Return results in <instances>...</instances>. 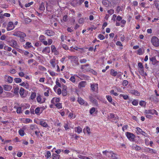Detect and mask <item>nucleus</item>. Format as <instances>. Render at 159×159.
<instances>
[{
	"label": "nucleus",
	"mask_w": 159,
	"mask_h": 159,
	"mask_svg": "<svg viewBox=\"0 0 159 159\" xmlns=\"http://www.w3.org/2000/svg\"><path fill=\"white\" fill-rule=\"evenodd\" d=\"M90 101L93 103L95 104H97V100L93 97L92 95L90 96L89 97Z\"/></svg>",
	"instance_id": "obj_24"
},
{
	"label": "nucleus",
	"mask_w": 159,
	"mask_h": 159,
	"mask_svg": "<svg viewBox=\"0 0 159 159\" xmlns=\"http://www.w3.org/2000/svg\"><path fill=\"white\" fill-rule=\"evenodd\" d=\"M150 99L153 102H157L158 99L154 95H152L150 97Z\"/></svg>",
	"instance_id": "obj_26"
},
{
	"label": "nucleus",
	"mask_w": 159,
	"mask_h": 159,
	"mask_svg": "<svg viewBox=\"0 0 159 159\" xmlns=\"http://www.w3.org/2000/svg\"><path fill=\"white\" fill-rule=\"evenodd\" d=\"M118 73L116 71H115L114 69H111L110 70V74L112 76L115 77Z\"/></svg>",
	"instance_id": "obj_25"
},
{
	"label": "nucleus",
	"mask_w": 159,
	"mask_h": 159,
	"mask_svg": "<svg viewBox=\"0 0 159 159\" xmlns=\"http://www.w3.org/2000/svg\"><path fill=\"white\" fill-rule=\"evenodd\" d=\"M15 27L13 23L12 22H9L7 28V30L9 31L13 30L15 28Z\"/></svg>",
	"instance_id": "obj_11"
},
{
	"label": "nucleus",
	"mask_w": 159,
	"mask_h": 159,
	"mask_svg": "<svg viewBox=\"0 0 159 159\" xmlns=\"http://www.w3.org/2000/svg\"><path fill=\"white\" fill-rule=\"evenodd\" d=\"M35 133L37 135V137H40V134H41V132L39 131V130L38 131H35Z\"/></svg>",
	"instance_id": "obj_62"
},
{
	"label": "nucleus",
	"mask_w": 159,
	"mask_h": 159,
	"mask_svg": "<svg viewBox=\"0 0 159 159\" xmlns=\"http://www.w3.org/2000/svg\"><path fill=\"white\" fill-rule=\"evenodd\" d=\"M91 90L92 92H98V84L97 83L90 84Z\"/></svg>",
	"instance_id": "obj_7"
},
{
	"label": "nucleus",
	"mask_w": 159,
	"mask_h": 159,
	"mask_svg": "<svg viewBox=\"0 0 159 159\" xmlns=\"http://www.w3.org/2000/svg\"><path fill=\"white\" fill-rule=\"evenodd\" d=\"M50 63L51 64L52 68L54 69L55 68L56 66H57V65H58V61L57 60H56L55 58H53L50 60Z\"/></svg>",
	"instance_id": "obj_9"
},
{
	"label": "nucleus",
	"mask_w": 159,
	"mask_h": 159,
	"mask_svg": "<svg viewBox=\"0 0 159 159\" xmlns=\"http://www.w3.org/2000/svg\"><path fill=\"white\" fill-rule=\"evenodd\" d=\"M51 156V153L50 151H48L47 154L45 155V157H46L47 159L49 158Z\"/></svg>",
	"instance_id": "obj_58"
},
{
	"label": "nucleus",
	"mask_w": 159,
	"mask_h": 159,
	"mask_svg": "<svg viewBox=\"0 0 159 159\" xmlns=\"http://www.w3.org/2000/svg\"><path fill=\"white\" fill-rule=\"evenodd\" d=\"M13 35L20 38V40L21 42L25 41V38L26 37V34L24 32L20 31H17L14 33Z\"/></svg>",
	"instance_id": "obj_1"
},
{
	"label": "nucleus",
	"mask_w": 159,
	"mask_h": 159,
	"mask_svg": "<svg viewBox=\"0 0 159 159\" xmlns=\"http://www.w3.org/2000/svg\"><path fill=\"white\" fill-rule=\"evenodd\" d=\"M40 124L45 127H47L48 126V125L44 120H40Z\"/></svg>",
	"instance_id": "obj_28"
},
{
	"label": "nucleus",
	"mask_w": 159,
	"mask_h": 159,
	"mask_svg": "<svg viewBox=\"0 0 159 159\" xmlns=\"http://www.w3.org/2000/svg\"><path fill=\"white\" fill-rule=\"evenodd\" d=\"M19 89V87L18 86H17L14 89V93L16 95L18 94Z\"/></svg>",
	"instance_id": "obj_37"
},
{
	"label": "nucleus",
	"mask_w": 159,
	"mask_h": 159,
	"mask_svg": "<svg viewBox=\"0 0 159 159\" xmlns=\"http://www.w3.org/2000/svg\"><path fill=\"white\" fill-rule=\"evenodd\" d=\"M98 38L101 40H102L105 39L104 36L102 34H99L98 35Z\"/></svg>",
	"instance_id": "obj_59"
},
{
	"label": "nucleus",
	"mask_w": 159,
	"mask_h": 159,
	"mask_svg": "<svg viewBox=\"0 0 159 159\" xmlns=\"http://www.w3.org/2000/svg\"><path fill=\"white\" fill-rule=\"evenodd\" d=\"M45 36L44 35H42L39 36V40L41 42H42L43 40H45Z\"/></svg>",
	"instance_id": "obj_56"
},
{
	"label": "nucleus",
	"mask_w": 159,
	"mask_h": 159,
	"mask_svg": "<svg viewBox=\"0 0 159 159\" xmlns=\"http://www.w3.org/2000/svg\"><path fill=\"white\" fill-rule=\"evenodd\" d=\"M107 13L109 15H112L114 13V10L113 9H111L107 11Z\"/></svg>",
	"instance_id": "obj_55"
},
{
	"label": "nucleus",
	"mask_w": 159,
	"mask_h": 159,
	"mask_svg": "<svg viewBox=\"0 0 159 159\" xmlns=\"http://www.w3.org/2000/svg\"><path fill=\"white\" fill-rule=\"evenodd\" d=\"M53 159H59L60 155L55 153H53L52 156Z\"/></svg>",
	"instance_id": "obj_31"
},
{
	"label": "nucleus",
	"mask_w": 159,
	"mask_h": 159,
	"mask_svg": "<svg viewBox=\"0 0 159 159\" xmlns=\"http://www.w3.org/2000/svg\"><path fill=\"white\" fill-rule=\"evenodd\" d=\"M36 97V93L35 92H32L30 95V98L32 99H34Z\"/></svg>",
	"instance_id": "obj_46"
},
{
	"label": "nucleus",
	"mask_w": 159,
	"mask_h": 159,
	"mask_svg": "<svg viewBox=\"0 0 159 159\" xmlns=\"http://www.w3.org/2000/svg\"><path fill=\"white\" fill-rule=\"evenodd\" d=\"M50 52V48L49 47H47L44 48L42 51V52L44 54L49 53Z\"/></svg>",
	"instance_id": "obj_17"
},
{
	"label": "nucleus",
	"mask_w": 159,
	"mask_h": 159,
	"mask_svg": "<svg viewBox=\"0 0 159 159\" xmlns=\"http://www.w3.org/2000/svg\"><path fill=\"white\" fill-rule=\"evenodd\" d=\"M7 77V81L9 83H11L13 81V78L10 76H6Z\"/></svg>",
	"instance_id": "obj_32"
},
{
	"label": "nucleus",
	"mask_w": 159,
	"mask_h": 159,
	"mask_svg": "<svg viewBox=\"0 0 159 159\" xmlns=\"http://www.w3.org/2000/svg\"><path fill=\"white\" fill-rule=\"evenodd\" d=\"M133 149L135 150H136L137 151L140 150L141 149V147L136 144L133 145Z\"/></svg>",
	"instance_id": "obj_36"
},
{
	"label": "nucleus",
	"mask_w": 159,
	"mask_h": 159,
	"mask_svg": "<svg viewBox=\"0 0 159 159\" xmlns=\"http://www.w3.org/2000/svg\"><path fill=\"white\" fill-rule=\"evenodd\" d=\"M38 67L39 69L41 71H46L47 70L46 68L42 66L39 65Z\"/></svg>",
	"instance_id": "obj_40"
},
{
	"label": "nucleus",
	"mask_w": 159,
	"mask_h": 159,
	"mask_svg": "<svg viewBox=\"0 0 159 159\" xmlns=\"http://www.w3.org/2000/svg\"><path fill=\"white\" fill-rule=\"evenodd\" d=\"M132 104L134 106H137L139 103L138 101L137 100L134 99L132 102Z\"/></svg>",
	"instance_id": "obj_48"
},
{
	"label": "nucleus",
	"mask_w": 159,
	"mask_h": 159,
	"mask_svg": "<svg viewBox=\"0 0 159 159\" xmlns=\"http://www.w3.org/2000/svg\"><path fill=\"white\" fill-rule=\"evenodd\" d=\"M55 105L59 109H61L62 108V103H61L58 102Z\"/></svg>",
	"instance_id": "obj_45"
},
{
	"label": "nucleus",
	"mask_w": 159,
	"mask_h": 159,
	"mask_svg": "<svg viewBox=\"0 0 159 159\" xmlns=\"http://www.w3.org/2000/svg\"><path fill=\"white\" fill-rule=\"evenodd\" d=\"M18 132L19 134L21 136H23L25 134V132L23 130H19Z\"/></svg>",
	"instance_id": "obj_51"
},
{
	"label": "nucleus",
	"mask_w": 159,
	"mask_h": 159,
	"mask_svg": "<svg viewBox=\"0 0 159 159\" xmlns=\"http://www.w3.org/2000/svg\"><path fill=\"white\" fill-rule=\"evenodd\" d=\"M106 98L110 103L112 101V99L111 97V96L109 95H107L106 96Z\"/></svg>",
	"instance_id": "obj_43"
},
{
	"label": "nucleus",
	"mask_w": 159,
	"mask_h": 159,
	"mask_svg": "<svg viewBox=\"0 0 159 159\" xmlns=\"http://www.w3.org/2000/svg\"><path fill=\"white\" fill-rule=\"evenodd\" d=\"M63 89L62 91V95L63 96H66L67 95V87L65 85L63 86Z\"/></svg>",
	"instance_id": "obj_16"
},
{
	"label": "nucleus",
	"mask_w": 159,
	"mask_h": 159,
	"mask_svg": "<svg viewBox=\"0 0 159 159\" xmlns=\"http://www.w3.org/2000/svg\"><path fill=\"white\" fill-rule=\"evenodd\" d=\"M60 101V98H59L54 97L51 100V102L53 104L55 105L58 103Z\"/></svg>",
	"instance_id": "obj_13"
},
{
	"label": "nucleus",
	"mask_w": 159,
	"mask_h": 159,
	"mask_svg": "<svg viewBox=\"0 0 159 159\" xmlns=\"http://www.w3.org/2000/svg\"><path fill=\"white\" fill-rule=\"evenodd\" d=\"M130 93L136 96H139L140 95V93L135 90H132L130 91Z\"/></svg>",
	"instance_id": "obj_22"
},
{
	"label": "nucleus",
	"mask_w": 159,
	"mask_h": 159,
	"mask_svg": "<svg viewBox=\"0 0 159 159\" xmlns=\"http://www.w3.org/2000/svg\"><path fill=\"white\" fill-rule=\"evenodd\" d=\"M51 51L52 52H54V54L57 55L58 54V52L57 51L56 48L54 45H52L51 46Z\"/></svg>",
	"instance_id": "obj_20"
},
{
	"label": "nucleus",
	"mask_w": 159,
	"mask_h": 159,
	"mask_svg": "<svg viewBox=\"0 0 159 159\" xmlns=\"http://www.w3.org/2000/svg\"><path fill=\"white\" fill-rule=\"evenodd\" d=\"M36 99L38 103L41 104L45 102L46 99L45 98H42V96L40 95H39L37 96Z\"/></svg>",
	"instance_id": "obj_12"
},
{
	"label": "nucleus",
	"mask_w": 159,
	"mask_h": 159,
	"mask_svg": "<svg viewBox=\"0 0 159 159\" xmlns=\"http://www.w3.org/2000/svg\"><path fill=\"white\" fill-rule=\"evenodd\" d=\"M144 53V51L142 50V48H140L138 50L137 54L141 55L143 54Z\"/></svg>",
	"instance_id": "obj_35"
},
{
	"label": "nucleus",
	"mask_w": 159,
	"mask_h": 159,
	"mask_svg": "<svg viewBox=\"0 0 159 159\" xmlns=\"http://www.w3.org/2000/svg\"><path fill=\"white\" fill-rule=\"evenodd\" d=\"M2 110L4 112H7L8 111V108L7 106L3 107L2 108Z\"/></svg>",
	"instance_id": "obj_52"
},
{
	"label": "nucleus",
	"mask_w": 159,
	"mask_h": 159,
	"mask_svg": "<svg viewBox=\"0 0 159 159\" xmlns=\"http://www.w3.org/2000/svg\"><path fill=\"white\" fill-rule=\"evenodd\" d=\"M103 153L106 154V156L112 159H118V157H117V155L113 152H108L107 151H103Z\"/></svg>",
	"instance_id": "obj_2"
},
{
	"label": "nucleus",
	"mask_w": 159,
	"mask_h": 159,
	"mask_svg": "<svg viewBox=\"0 0 159 159\" xmlns=\"http://www.w3.org/2000/svg\"><path fill=\"white\" fill-rule=\"evenodd\" d=\"M118 116L115 117V115L114 114L112 113H110L109 114V116H108V118L109 119H112L115 118V119H118Z\"/></svg>",
	"instance_id": "obj_30"
},
{
	"label": "nucleus",
	"mask_w": 159,
	"mask_h": 159,
	"mask_svg": "<svg viewBox=\"0 0 159 159\" xmlns=\"http://www.w3.org/2000/svg\"><path fill=\"white\" fill-rule=\"evenodd\" d=\"M138 130L139 132L141 133V134L143 135L144 136H147V134L144 131H143L142 130Z\"/></svg>",
	"instance_id": "obj_60"
},
{
	"label": "nucleus",
	"mask_w": 159,
	"mask_h": 159,
	"mask_svg": "<svg viewBox=\"0 0 159 159\" xmlns=\"http://www.w3.org/2000/svg\"><path fill=\"white\" fill-rule=\"evenodd\" d=\"M14 81L16 83H20L21 81V79L19 78H16L14 79Z\"/></svg>",
	"instance_id": "obj_44"
},
{
	"label": "nucleus",
	"mask_w": 159,
	"mask_h": 159,
	"mask_svg": "<svg viewBox=\"0 0 159 159\" xmlns=\"http://www.w3.org/2000/svg\"><path fill=\"white\" fill-rule=\"evenodd\" d=\"M25 90L22 88H21L20 90L19 93L20 96L23 97V96L24 94Z\"/></svg>",
	"instance_id": "obj_34"
},
{
	"label": "nucleus",
	"mask_w": 159,
	"mask_h": 159,
	"mask_svg": "<svg viewBox=\"0 0 159 159\" xmlns=\"http://www.w3.org/2000/svg\"><path fill=\"white\" fill-rule=\"evenodd\" d=\"M145 113L146 114H149L152 115L155 114L157 116L158 115L157 112L154 109L146 110L145 111Z\"/></svg>",
	"instance_id": "obj_8"
},
{
	"label": "nucleus",
	"mask_w": 159,
	"mask_h": 159,
	"mask_svg": "<svg viewBox=\"0 0 159 159\" xmlns=\"http://www.w3.org/2000/svg\"><path fill=\"white\" fill-rule=\"evenodd\" d=\"M84 21V19L83 18H80L78 21V22L79 24H83Z\"/></svg>",
	"instance_id": "obj_61"
},
{
	"label": "nucleus",
	"mask_w": 159,
	"mask_h": 159,
	"mask_svg": "<svg viewBox=\"0 0 159 159\" xmlns=\"http://www.w3.org/2000/svg\"><path fill=\"white\" fill-rule=\"evenodd\" d=\"M22 110L20 107H19L17 108L16 112L18 114H20L21 113Z\"/></svg>",
	"instance_id": "obj_57"
},
{
	"label": "nucleus",
	"mask_w": 159,
	"mask_h": 159,
	"mask_svg": "<svg viewBox=\"0 0 159 159\" xmlns=\"http://www.w3.org/2000/svg\"><path fill=\"white\" fill-rule=\"evenodd\" d=\"M126 136L127 138L131 141H134L135 136L133 133L127 132L125 133Z\"/></svg>",
	"instance_id": "obj_6"
},
{
	"label": "nucleus",
	"mask_w": 159,
	"mask_h": 159,
	"mask_svg": "<svg viewBox=\"0 0 159 159\" xmlns=\"http://www.w3.org/2000/svg\"><path fill=\"white\" fill-rule=\"evenodd\" d=\"M45 34L49 36H53L55 34L54 32L51 30H45Z\"/></svg>",
	"instance_id": "obj_14"
},
{
	"label": "nucleus",
	"mask_w": 159,
	"mask_h": 159,
	"mask_svg": "<svg viewBox=\"0 0 159 159\" xmlns=\"http://www.w3.org/2000/svg\"><path fill=\"white\" fill-rule=\"evenodd\" d=\"M3 87L4 90L6 91H10L12 88V86L11 85L5 84Z\"/></svg>",
	"instance_id": "obj_15"
},
{
	"label": "nucleus",
	"mask_w": 159,
	"mask_h": 159,
	"mask_svg": "<svg viewBox=\"0 0 159 159\" xmlns=\"http://www.w3.org/2000/svg\"><path fill=\"white\" fill-rule=\"evenodd\" d=\"M139 71L140 75L142 76H147V75L146 73L144 72V68H143L139 69Z\"/></svg>",
	"instance_id": "obj_23"
},
{
	"label": "nucleus",
	"mask_w": 159,
	"mask_h": 159,
	"mask_svg": "<svg viewBox=\"0 0 159 159\" xmlns=\"http://www.w3.org/2000/svg\"><path fill=\"white\" fill-rule=\"evenodd\" d=\"M70 49L71 51H74V50H78V49L80 48L77 47L75 46V47L73 48L72 46H71L70 48Z\"/></svg>",
	"instance_id": "obj_50"
},
{
	"label": "nucleus",
	"mask_w": 159,
	"mask_h": 159,
	"mask_svg": "<svg viewBox=\"0 0 159 159\" xmlns=\"http://www.w3.org/2000/svg\"><path fill=\"white\" fill-rule=\"evenodd\" d=\"M39 9L41 11H44L45 9V7L44 5V3L42 2L39 7Z\"/></svg>",
	"instance_id": "obj_33"
},
{
	"label": "nucleus",
	"mask_w": 159,
	"mask_h": 159,
	"mask_svg": "<svg viewBox=\"0 0 159 159\" xmlns=\"http://www.w3.org/2000/svg\"><path fill=\"white\" fill-rule=\"evenodd\" d=\"M121 97H123L125 100H127L129 98V97L127 95H124L123 94H120L119 95V97L121 98Z\"/></svg>",
	"instance_id": "obj_38"
},
{
	"label": "nucleus",
	"mask_w": 159,
	"mask_h": 159,
	"mask_svg": "<svg viewBox=\"0 0 159 159\" xmlns=\"http://www.w3.org/2000/svg\"><path fill=\"white\" fill-rule=\"evenodd\" d=\"M40 111V109L39 107H37L35 110L34 112L35 114L37 115H39L40 114L39 112Z\"/></svg>",
	"instance_id": "obj_49"
},
{
	"label": "nucleus",
	"mask_w": 159,
	"mask_h": 159,
	"mask_svg": "<svg viewBox=\"0 0 159 159\" xmlns=\"http://www.w3.org/2000/svg\"><path fill=\"white\" fill-rule=\"evenodd\" d=\"M69 80L72 83H74L75 82V76H72L70 78Z\"/></svg>",
	"instance_id": "obj_54"
},
{
	"label": "nucleus",
	"mask_w": 159,
	"mask_h": 159,
	"mask_svg": "<svg viewBox=\"0 0 159 159\" xmlns=\"http://www.w3.org/2000/svg\"><path fill=\"white\" fill-rule=\"evenodd\" d=\"M57 69L55 71L57 72H60V71L62 72L63 71V69L65 68V66L63 65L61 66V69H60V68L58 65H57Z\"/></svg>",
	"instance_id": "obj_29"
},
{
	"label": "nucleus",
	"mask_w": 159,
	"mask_h": 159,
	"mask_svg": "<svg viewBox=\"0 0 159 159\" xmlns=\"http://www.w3.org/2000/svg\"><path fill=\"white\" fill-rule=\"evenodd\" d=\"M81 69L83 71L85 72H92V71H93L94 73L96 72L95 71L91 69L89 65L88 64L81 65Z\"/></svg>",
	"instance_id": "obj_3"
},
{
	"label": "nucleus",
	"mask_w": 159,
	"mask_h": 159,
	"mask_svg": "<svg viewBox=\"0 0 159 159\" xmlns=\"http://www.w3.org/2000/svg\"><path fill=\"white\" fill-rule=\"evenodd\" d=\"M86 84V82L85 81L80 82L78 84V87L79 88L84 87Z\"/></svg>",
	"instance_id": "obj_21"
},
{
	"label": "nucleus",
	"mask_w": 159,
	"mask_h": 159,
	"mask_svg": "<svg viewBox=\"0 0 159 159\" xmlns=\"http://www.w3.org/2000/svg\"><path fill=\"white\" fill-rule=\"evenodd\" d=\"M84 0H80L79 1H78V0H74V1L76 2L77 4L79 5H80L84 2Z\"/></svg>",
	"instance_id": "obj_47"
},
{
	"label": "nucleus",
	"mask_w": 159,
	"mask_h": 159,
	"mask_svg": "<svg viewBox=\"0 0 159 159\" xmlns=\"http://www.w3.org/2000/svg\"><path fill=\"white\" fill-rule=\"evenodd\" d=\"M129 83L128 81L126 80H123L122 83V85L124 86H126Z\"/></svg>",
	"instance_id": "obj_42"
},
{
	"label": "nucleus",
	"mask_w": 159,
	"mask_h": 159,
	"mask_svg": "<svg viewBox=\"0 0 159 159\" xmlns=\"http://www.w3.org/2000/svg\"><path fill=\"white\" fill-rule=\"evenodd\" d=\"M116 45L117 46H119L120 47H122L123 45L121 43L120 41H117L116 43Z\"/></svg>",
	"instance_id": "obj_64"
},
{
	"label": "nucleus",
	"mask_w": 159,
	"mask_h": 159,
	"mask_svg": "<svg viewBox=\"0 0 159 159\" xmlns=\"http://www.w3.org/2000/svg\"><path fill=\"white\" fill-rule=\"evenodd\" d=\"M151 43L155 47H158L159 46V39L156 36L152 37L151 39Z\"/></svg>",
	"instance_id": "obj_4"
},
{
	"label": "nucleus",
	"mask_w": 159,
	"mask_h": 159,
	"mask_svg": "<svg viewBox=\"0 0 159 159\" xmlns=\"http://www.w3.org/2000/svg\"><path fill=\"white\" fill-rule=\"evenodd\" d=\"M95 109L94 107L92 108L90 110V114H92L95 111Z\"/></svg>",
	"instance_id": "obj_63"
},
{
	"label": "nucleus",
	"mask_w": 159,
	"mask_h": 159,
	"mask_svg": "<svg viewBox=\"0 0 159 159\" xmlns=\"http://www.w3.org/2000/svg\"><path fill=\"white\" fill-rule=\"evenodd\" d=\"M102 3L106 7H108L111 4V2L107 0H102Z\"/></svg>",
	"instance_id": "obj_19"
},
{
	"label": "nucleus",
	"mask_w": 159,
	"mask_h": 159,
	"mask_svg": "<svg viewBox=\"0 0 159 159\" xmlns=\"http://www.w3.org/2000/svg\"><path fill=\"white\" fill-rule=\"evenodd\" d=\"M145 151H146V152L152 154H155L157 153V151L155 150L150 148H146L145 149Z\"/></svg>",
	"instance_id": "obj_18"
},
{
	"label": "nucleus",
	"mask_w": 159,
	"mask_h": 159,
	"mask_svg": "<svg viewBox=\"0 0 159 159\" xmlns=\"http://www.w3.org/2000/svg\"><path fill=\"white\" fill-rule=\"evenodd\" d=\"M78 102L81 105H83L84 103V101L83 99L80 98H78Z\"/></svg>",
	"instance_id": "obj_39"
},
{
	"label": "nucleus",
	"mask_w": 159,
	"mask_h": 159,
	"mask_svg": "<svg viewBox=\"0 0 159 159\" xmlns=\"http://www.w3.org/2000/svg\"><path fill=\"white\" fill-rule=\"evenodd\" d=\"M68 59L70 60L72 63H74L76 65L78 64V58L77 56H69L68 57Z\"/></svg>",
	"instance_id": "obj_5"
},
{
	"label": "nucleus",
	"mask_w": 159,
	"mask_h": 159,
	"mask_svg": "<svg viewBox=\"0 0 159 159\" xmlns=\"http://www.w3.org/2000/svg\"><path fill=\"white\" fill-rule=\"evenodd\" d=\"M123 10V7H122L117 6L116 9V11L117 13H119L120 11H122Z\"/></svg>",
	"instance_id": "obj_41"
},
{
	"label": "nucleus",
	"mask_w": 159,
	"mask_h": 159,
	"mask_svg": "<svg viewBox=\"0 0 159 159\" xmlns=\"http://www.w3.org/2000/svg\"><path fill=\"white\" fill-rule=\"evenodd\" d=\"M4 49L6 51H11L12 49L10 47H8V46H5L4 48Z\"/></svg>",
	"instance_id": "obj_53"
},
{
	"label": "nucleus",
	"mask_w": 159,
	"mask_h": 159,
	"mask_svg": "<svg viewBox=\"0 0 159 159\" xmlns=\"http://www.w3.org/2000/svg\"><path fill=\"white\" fill-rule=\"evenodd\" d=\"M20 85L24 87L27 89H29V84L27 82H23L20 83Z\"/></svg>",
	"instance_id": "obj_27"
},
{
	"label": "nucleus",
	"mask_w": 159,
	"mask_h": 159,
	"mask_svg": "<svg viewBox=\"0 0 159 159\" xmlns=\"http://www.w3.org/2000/svg\"><path fill=\"white\" fill-rule=\"evenodd\" d=\"M8 43L9 45L12 48H16L18 46L17 42L14 39L10 40L8 41Z\"/></svg>",
	"instance_id": "obj_10"
}]
</instances>
